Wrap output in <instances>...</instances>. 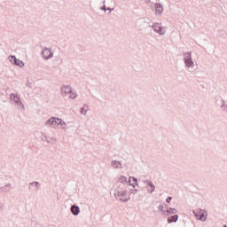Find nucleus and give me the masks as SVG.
Returning a JSON list of instances; mask_svg holds the SVG:
<instances>
[{
	"mask_svg": "<svg viewBox=\"0 0 227 227\" xmlns=\"http://www.w3.org/2000/svg\"><path fill=\"white\" fill-rule=\"evenodd\" d=\"M70 98H75L77 97V94L74 91H70L69 94H67Z\"/></svg>",
	"mask_w": 227,
	"mask_h": 227,
	"instance_id": "f3484780",
	"label": "nucleus"
},
{
	"mask_svg": "<svg viewBox=\"0 0 227 227\" xmlns=\"http://www.w3.org/2000/svg\"><path fill=\"white\" fill-rule=\"evenodd\" d=\"M153 29L156 31V33H159L160 35H164V29H162V27H160V24L156 23L153 25Z\"/></svg>",
	"mask_w": 227,
	"mask_h": 227,
	"instance_id": "39448f33",
	"label": "nucleus"
},
{
	"mask_svg": "<svg viewBox=\"0 0 227 227\" xmlns=\"http://www.w3.org/2000/svg\"><path fill=\"white\" fill-rule=\"evenodd\" d=\"M46 125H51V127H61L62 125H65V122L62 121L61 119L51 117L46 121Z\"/></svg>",
	"mask_w": 227,
	"mask_h": 227,
	"instance_id": "f257e3e1",
	"label": "nucleus"
},
{
	"mask_svg": "<svg viewBox=\"0 0 227 227\" xmlns=\"http://www.w3.org/2000/svg\"><path fill=\"white\" fill-rule=\"evenodd\" d=\"M184 56H185L184 62H185L186 67H188V68L192 67V65H194V63L191 59V53H185Z\"/></svg>",
	"mask_w": 227,
	"mask_h": 227,
	"instance_id": "7ed1b4c3",
	"label": "nucleus"
},
{
	"mask_svg": "<svg viewBox=\"0 0 227 227\" xmlns=\"http://www.w3.org/2000/svg\"><path fill=\"white\" fill-rule=\"evenodd\" d=\"M194 215L197 219H200V221H207V212L201 209H197L194 211Z\"/></svg>",
	"mask_w": 227,
	"mask_h": 227,
	"instance_id": "f03ea898",
	"label": "nucleus"
},
{
	"mask_svg": "<svg viewBox=\"0 0 227 227\" xmlns=\"http://www.w3.org/2000/svg\"><path fill=\"white\" fill-rule=\"evenodd\" d=\"M178 221V215L170 216L168 218V223H176Z\"/></svg>",
	"mask_w": 227,
	"mask_h": 227,
	"instance_id": "ddd939ff",
	"label": "nucleus"
},
{
	"mask_svg": "<svg viewBox=\"0 0 227 227\" xmlns=\"http://www.w3.org/2000/svg\"><path fill=\"white\" fill-rule=\"evenodd\" d=\"M168 215H171V214H176V209L175 208H169L167 210Z\"/></svg>",
	"mask_w": 227,
	"mask_h": 227,
	"instance_id": "4468645a",
	"label": "nucleus"
},
{
	"mask_svg": "<svg viewBox=\"0 0 227 227\" xmlns=\"http://www.w3.org/2000/svg\"><path fill=\"white\" fill-rule=\"evenodd\" d=\"M71 91L72 88H70V86H63L61 88V93H63L64 95H69Z\"/></svg>",
	"mask_w": 227,
	"mask_h": 227,
	"instance_id": "0eeeda50",
	"label": "nucleus"
},
{
	"mask_svg": "<svg viewBox=\"0 0 227 227\" xmlns=\"http://www.w3.org/2000/svg\"><path fill=\"white\" fill-rule=\"evenodd\" d=\"M42 54L45 59H49V58H52V51H51V50L47 48L43 50Z\"/></svg>",
	"mask_w": 227,
	"mask_h": 227,
	"instance_id": "20e7f679",
	"label": "nucleus"
},
{
	"mask_svg": "<svg viewBox=\"0 0 227 227\" xmlns=\"http://www.w3.org/2000/svg\"><path fill=\"white\" fill-rule=\"evenodd\" d=\"M117 198L121 201H127L129 200V197H127V194L123 193L122 192H118Z\"/></svg>",
	"mask_w": 227,
	"mask_h": 227,
	"instance_id": "423d86ee",
	"label": "nucleus"
},
{
	"mask_svg": "<svg viewBox=\"0 0 227 227\" xmlns=\"http://www.w3.org/2000/svg\"><path fill=\"white\" fill-rule=\"evenodd\" d=\"M71 212H72V214H74V215H79V207L73 206L71 207Z\"/></svg>",
	"mask_w": 227,
	"mask_h": 227,
	"instance_id": "f8f14e48",
	"label": "nucleus"
},
{
	"mask_svg": "<svg viewBox=\"0 0 227 227\" xmlns=\"http://www.w3.org/2000/svg\"><path fill=\"white\" fill-rule=\"evenodd\" d=\"M146 187L148 192H153L155 191V185H153L152 183H147Z\"/></svg>",
	"mask_w": 227,
	"mask_h": 227,
	"instance_id": "9b49d317",
	"label": "nucleus"
},
{
	"mask_svg": "<svg viewBox=\"0 0 227 227\" xmlns=\"http://www.w3.org/2000/svg\"><path fill=\"white\" fill-rule=\"evenodd\" d=\"M114 166H120V162H114Z\"/></svg>",
	"mask_w": 227,
	"mask_h": 227,
	"instance_id": "412c9836",
	"label": "nucleus"
},
{
	"mask_svg": "<svg viewBox=\"0 0 227 227\" xmlns=\"http://www.w3.org/2000/svg\"><path fill=\"white\" fill-rule=\"evenodd\" d=\"M129 185H132V187H136V185H137V179L135 177H129Z\"/></svg>",
	"mask_w": 227,
	"mask_h": 227,
	"instance_id": "9d476101",
	"label": "nucleus"
},
{
	"mask_svg": "<svg viewBox=\"0 0 227 227\" xmlns=\"http://www.w3.org/2000/svg\"><path fill=\"white\" fill-rule=\"evenodd\" d=\"M86 111H87L86 108H84V107L82 108V114H86Z\"/></svg>",
	"mask_w": 227,
	"mask_h": 227,
	"instance_id": "6ab92c4d",
	"label": "nucleus"
},
{
	"mask_svg": "<svg viewBox=\"0 0 227 227\" xmlns=\"http://www.w3.org/2000/svg\"><path fill=\"white\" fill-rule=\"evenodd\" d=\"M15 65H16L17 67H20V68H22V67H24V62H22V61L20 60V59H17Z\"/></svg>",
	"mask_w": 227,
	"mask_h": 227,
	"instance_id": "dca6fc26",
	"label": "nucleus"
},
{
	"mask_svg": "<svg viewBox=\"0 0 227 227\" xmlns=\"http://www.w3.org/2000/svg\"><path fill=\"white\" fill-rule=\"evenodd\" d=\"M171 200H172V198H171V197H168V198L167 199V203H170Z\"/></svg>",
	"mask_w": 227,
	"mask_h": 227,
	"instance_id": "aec40b11",
	"label": "nucleus"
},
{
	"mask_svg": "<svg viewBox=\"0 0 227 227\" xmlns=\"http://www.w3.org/2000/svg\"><path fill=\"white\" fill-rule=\"evenodd\" d=\"M155 12L156 14L160 15V13H162V12H164V9L162 8L161 4H155Z\"/></svg>",
	"mask_w": 227,
	"mask_h": 227,
	"instance_id": "6e6552de",
	"label": "nucleus"
},
{
	"mask_svg": "<svg viewBox=\"0 0 227 227\" xmlns=\"http://www.w3.org/2000/svg\"><path fill=\"white\" fill-rule=\"evenodd\" d=\"M11 98H12V100H14V102H15L16 104H22V103L20 102V98H19V96L16 95V94H11Z\"/></svg>",
	"mask_w": 227,
	"mask_h": 227,
	"instance_id": "1a4fd4ad",
	"label": "nucleus"
},
{
	"mask_svg": "<svg viewBox=\"0 0 227 227\" xmlns=\"http://www.w3.org/2000/svg\"><path fill=\"white\" fill-rule=\"evenodd\" d=\"M9 61H11V63H13V65H15L17 63V58H15V56H11L9 57Z\"/></svg>",
	"mask_w": 227,
	"mask_h": 227,
	"instance_id": "2eb2a0df",
	"label": "nucleus"
},
{
	"mask_svg": "<svg viewBox=\"0 0 227 227\" xmlns=\"http://www.w3.org/2000/svg\"><path fill=\"white\" fill-rule=\"evenodd\" d=\"M121 180L122 182H127V177H125V176H121Z\"/></svg>",
	"mask_w": 227,
	"mask_h": 227,
	"instance_id": "a211bd4d",
	"label": "nucleus"
}]
</instances>
